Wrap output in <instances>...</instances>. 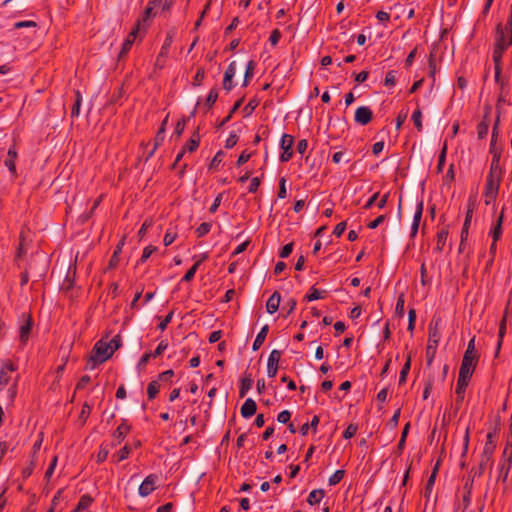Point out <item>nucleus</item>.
I'll use <instances>...</instances> for the list:
<instances>
[{
	"instance_id": "1",
	"label": "nucleus",
	"mask_w": 512,
	"mask_h": 512,
	"mask_svg": "<svg viewBox=\"0 0 512 512\" xmlns=\"http://www.w3.org/2000/svg\"><path fill=\"white\" fill-rule=\"evenodd\" d=\"M107 338L108 335L106 337L101 338L95 343L91 351V355L87 360L85 367L86 369L93 370L94 368H96V366H98L101 363H104L113 355V351L109 350V345L107 344L106 340Z\"/></svg>"
},
{
	"instance_id": "2",
	"label": "nucleus",
	"mask_w": 512,
	"mask_h": 512,
	"mask_svg": "<svg viewBox=\"0 0 512 512\" xmlns=\"http://www.w3.org/2000/svg\"><path fill=\"white\" fill-rule=\"evenodd\" d=\"M441 319H435L433 318L431 322L429 323L428 330V343L426 347V359H427V365L430 366L435 358L437 346L440 341L441 335L439 332V325H440Z\"/></svg>"
},
{
	"instance_id": "3",
	"label": "nucleus",
	"mask_w": 512,
	"mask_h": 512,
	"mask_svg": "<svg viewBox=\"0 0 512 512\" xmlns=\"http://www.w3.org/2000/svg\"><path fill=\"white\" fill-rule=\"evenodd\" d=\"M502 176L503 175H498L491 172L488 173L484 189L486 205H489L491 202L496 200L500 188V183L502 181Z\"/></svg>"
},
{
	"instance_id": "4",
	"label": "nucleus",
	"mask_w": 512,
	"mask_h": 512,
	"mask_svg": "<svg viewBox=\"0 0 512 512\" xmlns=\"http://www.w3.org/2000/svg\"><path fill=\"white\" fill-rule=\"evenodd\" d=\"M478 363V357L477 356H468L463 355L458 379L466 380L470 382V379L475 371V368Z\"/></svg>"
},
{
	"instance_id": "5",
	"label": "nucleus",
	"mask_w": 512,
	"mask_h": 512,
	"mask_svg": "<svg viewBox=\"0 0 512 512\" xmlns=\"http://www.w3.org/2000/svg\"><path fill=\"white\" fill-rule=\"evenodd\" d=\"M174 35H175V29H172L167 32L164 43H163L161 50L156 58V61H155L156 68L163 69L165 67L166 59L168 57L169 50L172 45Z\"/></svg>"
},
{
	"instance_id": "6",
	"label": "nucleus",
	"mask_w": 512,
	"mask_h": 512,
	"mask_svg": "<svg viewBox=\"0 0 512 512\" xmlns=\"http://www.w3.org/2000/svg\"><path fill=\"white\" fill-rule=\"evenodd\" d=\"M23 323L19 327V339L21 344L25 345L31 335L33 328V319L31 315H22Z\"/></svg>"
},
{
	"instance_id": "7",
	"label": "nucleus",
	"mask_w": 512,
	"mask_h": 512,
	"mask_svg": "<svg viewBox=\"0 0 512 512\" xmlns=\"http://www.w3.org/2000/svg\"><path fill=\"white\" fill-rule=\"evenodd\" d=\"M281 351L274 349L270 352V355L267 360V375L270 378L276 376L277 371L279 369V361L281 359Z\"/></svg>"
},
{
	"instance_id": "8",
	"label": "nucleus",
	"mask_w": 512,
	"mask_h": 512,
	"mask_svg": "<svg viewBox=\"0 0 512 512\" xmlns=\"http://www.w3.org/2000/svg\"><path fill=\"white\" fill-rule=\"evenodd\" d=\"M140 29H141V22L137 21L134 28L131 30V32L128 34V36L126 37L125 41L122 44V48L119 53V59L124 57L129 52L134 41L137 38V34L139 33Z\"/></svg>"
},
{
	"instance_id": "9",
	"label": "nucleus",
	"mask_w": 512,
	"mask_h": 512,
	"mask_svg": "<svg viewBox=\"0 0 512 512\" xmlns=\"http://www.w3.org/2000/svg\"><path fill=\"white\" fill-rule=\"evenodd\" d=\"M158 476L156 474H149L139 486V495L141 497L149 496L156 489V482Z\"/></svg>"
},
{
	"instance_id": "10",
	"label": "nucleus",
	"mask_w": 512,
	"mask_h": 512,
	"mask_svg": "<svg viewBox=\"0 0 512 512\" xmlns=\"http://www.w3.org/2000/svg\"><path fill=\"white\" fill-rule=\"evenodd\" d=\"M502 45L503 48H508L512 45V35L507 34L501 23H498L495 31L494 46Z\"/></svg>"
},
{
	"instance_id": "11",
	"label": "nucleus",
	"mask_w": 512,
	"mask_h": 512,
	"mask_svg": "<svg viewBox=\"0 0 512 512\" xmlns=\"http://www.w3.org/2000/svg\"><path fill=\"white\" fill-rule=\"evenodd\" d=\"M16 369L17 367L10 360H7L5 363H3L0 369V391L3 390L6 385H8L11 379L10 373L14 372Z\"/></svg>"
},
{
	"instance_id": "12",
	"label": "nucleus",
	"mask_w": 512,
	"mask_h": 512,
	"mask_svg": "<svg viewBox=\"0 0 512 512\" xmlns=\"http://www.w3.org/2000/svg\"><path fill=\"white\" fill-rule=\"evenodd\" d=\"M130 430L131 426L128 424V421L126 419H122L121 424L113 432L115 442L112 443V446L119 445L125 439Z\"/></svg>"
},
{
	"instance_id": "13",
	"label": "nucleus",
	"mask_w": 512,
	"mask_h": 512,
	"mask_svg": "<svg viewBox=\"0 0 512 512\" xmlns=\"http://www.w3.org/2000/svg\"><path fill=\"white\" fill-rule=\"evenodd\" d=\"M373 118L372 110L367 106H361L356 109L355 121L360 125H367Z\"/></svg>"
},
{
	"instance_id": "14",
	"label": "nucleus",
	"mask_w": 512,
	"mask_h": 512,
	"mask_svg": "<svg viewBox=\"0 0 512 512\" xmlns=\"http://www.w3.org/2000/svg\"><path fill=\"white\" fill-rule=\"evenodd\" d=\"M235 73L236 63L233 61L228 65L223 78V88L227 92L231 91L234 88L233 78L235 76Z\"/></svg>"
},
{
	"instance_id": "15",
	"label": "nucleus",
	"mask_w": 512,
	"mask_h": 512,
	"mask_svg": "<svg viewBox=\"0 0 512 512\" xmlns=\"http://www.w3.org/2000/svg\"><path fill=\"white\" fill-rule=\"evenodd\" d=\"M423 209H424L423 201L422 200L417 201L416 211H415V214L413 217V222H412L411 232H410L411 238H414L418 232L419 224H420L422 214H423Z\"/></svg>"
},
{
	"instance_id": "16",
	"label": "nucleus",
	"mask_w": 512,
	"mask_h": 512,
	"mask_svg": "<svg viewBox=\"0 0 512 512\" xmlns=\"http://www.w3.org/2000/svg\"><path fill=\"white\" fill-rule=\"evenodd\" d=\"M468 385H469V381L462 380V379H458L457 380V385H456V389H455V393H456V400H455L456 409H459L461 407V405L463 403V400H464L465 391H466V388H467Z\"/></svg>"
},
{
	"instance_id": "17",
	"label": "nucleus",
	"mask_w": 512,
	"mask_h": 512,
	"mask_svg": "<svg viewBox=\"0 0 512 512\" xmlns=\"http://www.w3.org/2000/svg\"><path fill=\"white\" fill-rule=\"evenodd\" d=\"M498 124H499V116L497 117L496 122L492 129L490 153L492 154V157H497V159H500L501 149L496 146V141H497V136H498Z\"/></svg>"
},
{
	"instance_id": "18",
	"label": "nucleus",
	"mask_w": 512,
	"mask_h": 512,
	"mask_svg": "<svg viewBox=\"0 0 512 512\" xmlns=\"http://www.w3.org/2000/svg\"><path fill=\"white\" fill-rule=\"evenodd\" d=\"M257 410V404L252 398H247L241 406L240 413L243 418L252 417Z\"/></svg>"
},
{
	"instance_id": "19",
	"label": "nucleus",
	"mask_w": 512,
	"mask_h": 512,
	"mask_svg": "<svg viewBox=\"0 0 512 512\" xmlns=\"http://www.w3.org/2000/svg\"><path fill=\"white\" fill-rule=\"evenodd\" d=\"M494 433L489 432L487 434V441L484 445L482 455L485 456V461H491L492 454L496 448V443L493 440Z\"/></svg>"
},
{
	"instance_id": "20",
	"label": "nucleus",
	"mask_w": 512,
	"mask_h": 512,
	"mask_svg": "<svg viewBox=\"0 0 512 512\" xmlns=\"http://www.w3.org/2000/svg\"><path fill=\"white\" fill-rule=\"evenodd\" d=\"M281 295L278 291H275L268 299L266 303L267 312L270 314L275 313L279 309Z\"/></svg>"
},
{
	"instance_id": "21",
	"label": "nucleus",
	"mask_w": 512,
	"mask_h": 512,
	"mask_svg": "<svg viewBox=\"0 0 512 512\" xmlns=\"http://www.w3.org/2000/svg\"><path fill=\"white\" fill-rule=\"evenodd\" d=\"M507 312H508V308L505 309L504 316H503V318H502V320L500 321V324H499L498 342H497L495 357H497L499 352H500L501 345H502V342H503V338H504L505 333H506V315H507Z\"/></svg>"
},
{
	"instance_id": "22",
	"label": "nucleus",
	"mask_w": 512,
	"mask_h": 512,
	"mask_svg": "<svg viewBox=\"0 0 512 512\" xmlns=\"http://www.w3.org/2000/svg\"><path fill=\"white\" fill-rule=\"evenodd\" d=\"M124 245V239H122L115 247L114 252L109 260L108 268L115 269L120 261V253L122 252V247Z\"/></svg>"
},
{
	"instance_id": "23",
	"label": "nucleus",
	"mask_w": 512,
	"mask_h": 512,
	"mask_svg": "<svg viewBox=\"0 0 512 512\" xmlns=\"http://www.w3.org/2000/svg\"><path fill=\"white\" fill-rule=\"evenodd\" d=\"M504 214L503 211L499 215V217L496 220V223L493 225L492 229L490 230V235L494 242H497L502 235V223H503Z\"/></svg>"
},
{
	"instance_id": "24",
	"label": "nucleus",
	"mask_w": 512,
	"mask_h": 512,
	"mask_svg": "<svg viewBox=\"0 0 512 512\" xmlns=\"http://www.w3.org/2000/svg\"><path fill=\"white\" fill-rule=\"evenodd\" d=\"M253 378L251 374L245 373L244 377L241 379L240 388H239V396L243 398L247 392L252 388Z\"/></svg>"
},
{
	"instance_id": "25",
	"label": "nucleus",
	"mask_w": 512,
	"mask_h": 512,
	"mask_svg": "<svg viewBox=\"0 0 512 512\" xmlns=\"http://www.w3.org/2000/svg\"><path fill=\"white\" fill-rule=\"evenodd\" d=\"M268 332H269V326L266 324L261 328V330L259 331V333L257 334V336L253 342V345H252L253 351H257L260 349V347L262 346V344L264 343V341L267 337Z\"/></svg>"
},
{
	"instance_id": "26",
	"label": "nucleus",
	"mask_w": 512,
	"mask_h": 512,
	"mask_svg": "<svg viewBox=\"0 0 512 512\" xmlns=\"http://www.w3.org/2000/svg\"><path fill=\"white\" fill-rule=\"evenodd\" d=\"M93 501L94 500L90 495H88V494L82 495L78 501V504L76 505V507L73 509L72 512H83V511L87 510L91 506Z\"/></svg>"
},
{
	"instance_id": "27",
	"label": "nucleus",
	"mask_w": 512,
	"mask_h": 512,
	"mask_svg": "<svg viewBox=\"0 0 512 512\" xmlns=\"http://www.w3.org/2000/svg\"><path fill=\"white\" fill-rule=\"evenodd\" d=\"M476 130L478 139H484L487 136L489 130L488 114L483 116V119L478 123Z\"/></svg>"
},
{
	"instance_id": "28",
	"label": "nucleus",
	"mask_w": 512,
	"mask_h": 512,
	"mask_svg": "<svg viewBox=\"0 0 512 512\" xmlns=\"http://www.w3.org/2000/svg\"><path fill=\"white\" fill-rule=\"evenodd\" d=\"M17 158V152L14 147L10 148L7 153V159L5 160V166L12 174H16L15 160Z\"/></svg>"
},
{
	"instance_id": "29",
	"label": "nucleus",
	"mask_w": 512,
	"mask_h": 512,
	"mask_svg": "<svg viewBox=\"0 0 512 512\" xmlns=\"http://www.w3.org/2000/svg\"><path fill=\"white\" fill-rule=\"evenodd\" d=\"M324 496L325 491L323 489L312 490L308 495L307 502L311 506L319 504Z\"/></svg>"
},
{
	"instance_id": "30",
	"label": "nucleus",
	"mask_w": 512,
	"mask_h": 512,
	"mask_svg": "<svg viewBox=\"0 0 512 512\" xmlns=\"http://www.w3.org/2000/svg\"><path fill=\"white\" fill-rule=\"evenodd\" d=\"M507 49H508V48H503V46H502V45L494 46V48H493V53H492V58H493V62H494V67H495V66L502 67V58H503V54H504V52H505Z\"/></svg>"
},
{
	"instance_id": "31",
	"label": "nucleus",
	"mask_w": 512,
	"mask_h": 512,
	"mask_svg": "<svg viewBox=\"0 0 512 512\" xmlns=\"http://www.w3.org/2000/svg\"><path fill=\"white\" fill-rule=\"evenodd\" d=\"M447 237H448V229L447 228H443L437 233V243H436V247H435V250L437 252L443 251Z\"/></svg>"
},
{
	"instance_id": "32",
	"label": "nucleus",
	"mask_w": 512,
	"mask_h": 512,
	"mask_svg": "<svg viewBox=\"0 0 512 512\" xmlns=\"http://www.w3.org/2000/svg\"><path fill=\"white\" fill-rule=\"evenodd\" d=\"M325 293L326 291H320L313 286L310 288L309 293L305 295L304 300L307 302L319 300L324 298Z\"/></svg>"
},
{
	"instance_id": "33",
	"label": "nucleus",
	"mask_w": 512,
	"mask_h": 512,
	"mask_svg": "<svg viewBox=\"0 0 512 512\" xmlns=\"http://www.w3.org/2000/svg\"><path fill=\"white\" fill-rule=\"evenodd\" d=\"M475 206H476L475 205V201L470 198L468 200L467 211H466V216H465V220H464V223H463V227H467V228L470 227L471 220H472V217H473V213H474V210H475Z\"/></svg>"
},
{
	"instance_id": "34",
	"label": "nucleus",
	"mask_w": 512,
	"mask_h": 512,
	"mask_svg": "<svg viewBox=\"0 0 512 512\" xmlns=\"http://www.w3.org/2000/svg\"><path fill=\"white\" fill-rule=\"evenodd\" d=\"M488 465H491V461H485V456L481 455V460H480L478 468L477 469L473 468L470 471V476H473V478L481 476L484 473V471Z\"/></svg>"
},
{
	"instance_id": "35",
	"label": "nucleus",
	"mask_w": 512,
	"mask_h": 512,
	"mask_svg": "<svg viewBox=\"0 0 512 512\" xmlns=\"http://www.w3.org/2000/svg\"><path fill=\"white\" fill-rule=\"evenodd\" d=\"M82 104V95L80 91H75V101L71 109V118L78 117L80 114V108Z\"/></svg>"
},
{
	"instance_id": "36",
	"label": "nucleus",
	"mask_w": 512,
	"mask_h": 512,
	"mask_svg": "<svg viewBox=\"0 0 512 512\" xmlns=\"http://www.w3.org/2000/svg\"><path fill=\"white\" fill-rule=\"evenodd\" d=\"M160 391V384L158 380L151 381L147 386V396L149 400L155 399Z\"/></svg>"
},
{
	"instance_id": "37",
	"label": "nucleus",
	"mask_w": 512,
	"mask_h": 512,
	"mask_svg": "<svg viewBox=\"0 0 512 512\" xmlns=\"http://www.w3.org/2000/svg\"><path fill=\"white\" fill-rule=\"evenodd\" d=\"M410 367H411V356L408 355L407 357V360L406 362L404 363L401 371H400V375H399V385H402L403 383L406 382V379H407V375L409 373V370H410Z\"/></svg>"
},
{
	"instance_id": "38",
	"label": "nucleus",
	"mask_w": 512,
	"mask_h": 512,
	"mask_svg": "<svg viewBox=\"0 0 512 512\" xmlns=\"http://www.w3.org/2000/svg\"><path fill=\"white\" fill-rule=\"evenodd\" d=\"M154 7H155L154 5L147 6L146 9L144 10V13H143L141 19L138 20L141 22V29L145 30L149 26L148 22L152 16V10Z\"/></svg>"
},
{
	"instance_id": "39",
	"label": "nucleus",
	"mask_w": 512,
	"mask_h": 512,
	"mask_svg": "<svg viewBox=\"0 0 512 512\" xmlns=\"http://www.w3.org/2000/svg\"><path fill=\"white\" fill-rule=\"evenodd\" d=\"M218 99V89L217 88H212L206 98V101H205V106H206V109L209 110L213 107V105L216 103Z\"/></svg>"
},
{
	"instance_id": "40",
	"label": "nucleus",
	"mask_w": 512,
	"mask_h": 512,
	"mask_svg": "<svg viewBox=\"0 0 512 512\" xmlns=\"http://www.w3.org/2000/svg\"><path fill=\"white\" fill-rule=\"evenodd\" d=\"M254 69H255V62L253 60H250L247 63L246 70H245L244 81H243L244 87H246L248 85L249 80L253 77Z\"/></svg>"
},
{
	"instance_id": "41",
	"label": "nucleus",
	"mask_w": 512,
	"mask_h": 512,
	"mask_svg": "<svg viewBox=\"0 0 512 512\" xmlns=\"http://www.w3.org/2000/svg\"><path fill=\"white\" fill-rule=\"evenodd\" d=\"M294 144V137L289 134H283L281 141H280V147L282 150H292Z\"/></svg>"
},
{
	"instance_id": "42",
	"label": "nucleus",
	"mask_w": 512,
	"mask_h": 512,
	"mask_svg": "<svg viewBox=\"0 0 512 512\" xmlns=\"http://www.w3.org/2000/svg\"><path fill=\"white\" fill-rule=\"evenodd\" d=\"M212 228V224L209 222H203L201 223L196 229L195 234L198 238H201L208 234Z\"/></svg>"
},
{
	"instance_id": "43",
	"label": "nucleus",
	"mask_w": 512,
	"mask_h": 512,
	"mask_svg": "<svg viewBox=\"0 0 512 512\" xmlns=\"http://www.w3.org/2000/svg\"><path fill=\"white\" fill-rule=\"evenodd\" d=\"M421 119H422V112H421L420 108H417L412 114V121H413L415 128L417 129L418 132H421L423 129Z\"/></svg>"
},
{
	"instance_id": "44",
	"label": "nucleus",
	"mask_w": 512,
	"mask_h": 512,
	"mask_svg": "<svg viewBox=\"0 0 512 512\" xmlns=\"http://www.w3.org/2000/svg\"><path fill=\"white\" fill-rule=\"evenodd\" d=\"M446 153H447V144L445 143L439 156H438V164L436 167L437 173H441L443 171L445 160H446Z\"/></svg>"
},
{
	"instance_id": "45",
	"label": "nucleus",
	"mask_w": 512,
	"mask_h": 512,
	"mask_svg": "<svg viewBox=\"0 0 512 512\" xmlns=\"http://www.w3.org/2000/svg\"><path fill=\"white\" fill-rule=\"evenodd\" d=\"M345 475V471L344 470H337L335 471L330 477H329V480H328V483L330 486H335L337 485L338 483L341 482V480L343 479Z\"/></svg>"
},
{
	"instance_id": "46",
	"label": "nucleus",
	"mask_w": 512,
	"mask_h": 512,
	"mask_svg": "<svg viewBox=\"0 0 512 512\" xmlns=\"http://www.w3.org/2000/svg\"><path fill=\"white\" fill-rule=\"evenodd\" d=\"M107 344L109 345V350L113 351V353L118 350L122 346V339L121 335L117 334L115 335L110 341H107Z\"/></svg>"
},
{
	"instance_id": "47",
	"label": "nucleus",
	"mask_w": 512,
	"mask_h": 512,
	"mask_svg": "<svg viewBox=\"0 0 512 512\" xmlns=\"http://www.w3.org/2000/svg\"><path fill=\"white\" fill-rule=\"evenodd\" d=\"M108 455H109V449H108L107 445L101 444L99 451L97 453V456H96L97 463L104 462L107 459Z\"/></svg>"
},
{
	"instance_id": "48",
	"label": "nucleus",
	"mask_w": 512,
	"mask_h": 512,
	"mask_svg": "<svg viewBox=\"0 0 512 512\" xmlns=\"http://www.w3.org/2000/svg\"><path fill=\"white\" fill-rule=\"evenodd\" d=\"M489 172L503 175V169L500 166V159H497V157H492Z\"/></svg>"
},
{
	"instance_id": "49",
	"label": "nucleus",
	"mask_w": 512,
	"mask_h": 512,
	"mask_svg": "<svg viewBox=\"0 0 512 512\" xmlns=\"http://www.w3.org/2000/svg\"><path fill=\"white\" fill-rule=\"evenodd\" d=\"M157 250L155 246L148 245L143 249L142 256L140 257L138 264L144 263L151 255Z\"/></svg>"
},
{
	"instance_id": "50",
	"label": "nucleus",
	"mask_w": 512,
	"mask_h": 512,
	"mask_svg": "<svg viewBox=\"0 0 512 512\" xmlns=\"http://www.w3.org/2000/svg\"><path fill=\"white\" fill-rule=\"evenodd\" d=\"M151 357H153V355H152V352H151V351H149V352H145V353L142 355V357L140 358V360H139V362H138V364H137V369H138L139 371L144 370V369H145V367H146V365H147V363H148V361L150 360V358H151Z\"/></svg>"
},
{
	"instance_id": "51",
	"label": "nucleus",
	"mask_w": 512,
	"mask_h": 512,
	"mask_svg": "<svg viewBox=\"0 0 512 512\" xmlns=\"http://www.w3.org/2000/svg\"><path fill=\"white\" fill-rule=\"evenodd\" d=\"M404 304H405L404 294H401L397 299L396 307H395V313L399 317H403V315H404Z\"/></svg>"
},
{
	"instance_id": "52",
	"label": "nucleus",
	"mask_w": 512,
	"mask_h": 512,
	"mask_svg": "<svg viewBox=\"0 0 512 512\" xmlns=\"http://www.w3.org/2000/svg\"><path fill=\"white\" fill-rule=\"evenodd\" d=\"M511 459H512V453H511V456L508 459V463L506 464L505 462H503L501 467H500L499 478H502L503 481H506V479H507L508 472H509V469H510Z\"/></svg>"
},
{
	"instance_id": "53",
	"label": "nucleus",
	"mask_w": 512,
	"mask_h": 512,
	"mask_svg": "<svg viewBox=\"0 0 512 512\" xmlns=\"http://www.w3.org/2000/svg\"><path fill=\"white\" fill-rule=\"evenodd\" d=\"M224 157V152L222 150H219L213 159L210 162L209 169H216L218 165L222 162Z\"/></svg>"
},
{
	"instance_id": "54",
	"label": "nucleus",
	"mask_w": 512,
	"mask_h": 512,
	"mask_svg": "<svg viewBox=\"0 0 512 512\" xmlns=\"http://www.w3.org/2000/svg\"><path fill=\"white\" fill-rule=\"evenodd\" d=\"M435 480H436V477H434V475H430L428 480H427V483H426V486H425V489H424V497L426 499H429V497H430V494L432 492Z\"/></svg>"
},
{
	"instance_id": "55",
	"label": "nucleus",
	"mask_w": 512,
	"mask_h": 512,
	"mask_svg": "<svg viewBox=\"0 0 512 512\" xmlns=\"http://www.w3.org/2000/svg\"><path fill=\"white\" fill-rule=\"evenodd\" d=\"M176 237H177V233L175 231H173L172 229H168L164 235V239H163L164 245L165 246L171 245L175 241Z\"/></svg>"
},
{
	"instance_id": "56",
	"label": "nucleus",
	"mask_w": 512,
	"mask_h": 512,
	"mask_svg": "<svg viewBox=\"0 0 512 512\" xmlns=\"http://www.w3.org/2000/svg\"><path fill=\"white\" fill-rule=\"evenodd\" d=\"M131 453V447L128 445L123 446L117 453V462L123 461L129 457Z\"/></svg>"
},
{
	"instance_id": "57",
	"label": "nucleus",
	"mask_w": 512,
	"mask_h": 512,
	"mask_svg": "<svg viewBox=\"0 0 512 512\" xmlns=\"http://www.w3.org/2000/svg\"><path fill=\"white\" fill-rule=\"evenodd\" d=\"M198 267H199V263H194L193 266L185 273V275L182 278V281L190 282L194 278Z\"/></svg>"
},
{
	"instance_id": "58",
	"label": "nucleus",
	"mask_w": 512,
	"mask_h": 512,
	"mask_svg": "<svg viewBox=\"0 0 512 512\" xmlns=\"http://www.w3.org/2000/svg\"><path fill=\"white\" fill-rule=\"evenodd\" d=\"M428 66H429V76L434 77L436 73V61H435V53L432 51L429 54L428 59Z\"/></svg>"
},
{
	"instance_id": "59",
	"label": "nucleus",
	"mask_w": 512,
	"mask_h": 512,
	"mask_svg": "<svg viewBox=\"0 0 512 512\" xmlns=\"http://www.w3.org/2000/svg\"><path fill=\"white\" fill-rule=\"evenodd\" d=\"M358 427L355 424H349L343 433V438L350 439L357 433Z\"/></svg>"
},
{
	"instance_id": "60",
	"label": "nucleus",
	"mask_w": 512,
	"mask_h": 512,
	"mask_svg": "<svg viewBox=\"0 0 512 512\" xmlns=\"http://www.w3.org/2000/svg\"><path fill=\"white\" fill-rule=\"evenodd\" d=\"M260 104V100L257 98L251 99L248 104L244 107V112L246 114L252 113Z\"/></svg>"
},
{
	"instance_id": "61",
	"label": "nucleus",
	"mask_w": 512,
	"mask_h": 512,
	"mask_svg": "<svg viewBox=\"0 0 512 512\" xmlns=\"http://www.w3.org/2000/svg\"><path fill=\"white\" fill-rule=\"evenodd\" d=\"M167 347H168V342L166 340H162L158 344V346L155 349V351L152 352L153 358H156V357L162 355V353L167 349Z\"/></svg>"
},
{
	"instance_id": "62",
	"label": "nucleus",
	"mask_w": 512,
	"mask_h": 512,
	"mask_svg": "<svg viewBox=\"0 0 512 512\" xmlns=\"http://www.w3.org/2000/svg\"><path fill=\"white\" fill-rule=\"evenodd\" d=\"M238 142V136L235 132H231L229 137L226 140L225 148L231 149L233 148Z\"/></svg>"
},
{
	"instance_id": "63",
	"label": "nucleus",
	"mask_w": 512,
	"mask_h": 512,
	"mask_svg": "<svg viewBox=\"0 0 512 512\" xmlns=\"http://www.w3.org/2000/svg\"><path fill=\"white\" fill-rule=\"evenodd\" d=\"M205 77V71L203 68H199L194 76L193 79V85L194 86H200L202 84V81Z\"/></svg>"
},
{
	"instance_id": "64",
	"label": "nucleus",
	"mask_w": 512,
	"mask_h": 512,
	"mask_svg": "<svg viewBox=\"0 0 512 512\" xmlns=\"http://www.w3.org/2000/svg\"><path fill=\"white\" fill-rule=\"evenodd\" d=\"M291 418V412L288 410L281 411L277 416V421L281 424H286Z\"/></svg>"
}]
</instances>
